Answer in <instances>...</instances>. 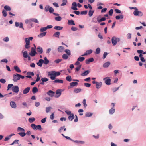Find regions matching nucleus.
I'll use <instances>...</instances> for the list:
<instances>
[{
    "label": "nucleus",
    "instance_id": "obj_1",
    "mask_svg": "<svg viewBox=\"0 0 146 146\" xmlns=\"http://www.w3.org/2000/svg\"><path fill=\"white\" fill-rule=\"evenodd\" d=\"M134 15L136 16H139L141 17L143 15V13L138 10V9L137 8L133 12Z\"/></svg>",
    "mask_w": 146,
    "mask_h": 146
},
{
    "label": "nucleus",
    "instance_id": "obj_2",
    "mask_svg": "<svg viewBox=\"0 0 146 146\" xmlns=\"http://www.w3.org/2000/svg\"><path fill=\"white\" fill-rule=\"evenodd\" d=\"M103 80L105 81V82L106 85H109L111 84V80L110 77H105L103 78Z\"/></svg>",
    "mask_w": 146,
    "mask_h": 146
},
{
    "label": "nucleus",
    "instance_id": "obj_3",
    "mask_svg": "<svg viewBox=\"0 0 146 146\" xmlns=\"http://www.w3.org/2000/svg\"><path fill=\"white\" fill-rule=\"evenodd\" d=\"M36 52L35 50V49L34 47H32L31 48V53H29L30 55L32 57L34 56H35Z\"/></svg>",
    "mask_w": 146,
    "mask_h": 146
},
{
    "label": "nucleus",
    "instance_id": "obj_4",
    "mask_svg": "<svg viewBox=\"0 0 146 146\" xmlns=\"http://www.w3.org/2000/svg\"><path fill=\"white\" fill-rule=\"evenodd\" d=\"M12 91L16 93H18L19 90V87L17 86H14L12 87Z\"/></svg>",
    "mask_w": 146,
    "mask_h": 146
},
{
    "label": "nucleus",
    "instance_id": "obj_5",
    "mask_svg": "<svg viewBox=\"0 0 146 146\" xmlns=\"http://www.w3.org/2000/svg\"><path fill=\"white\" fill-rule=\"evenodd\" d=\"M19 79V77L16 75V73L13 75V81L14 82H17Z\"/></svg>",
    "mask_w": 146,
    "mask_h": 146
},
{
    "label": "nucleus",
    "instance_id": "obj_6",
    "mask_svg": "<svg viewBox=\"0 0 146 146\" xmlns=\"http://www.w3.org/2000/svg\"><path fill=\"white\" fill-rule=\"evenodd\" d=\"M71 9L75 11L78 10V9L77 8V3L76 2H74L72 3Z\"/></svg>",
    "mask_w": 146,
    "mask_h": 146
},
{
    "label": "nucleus",
    "instance_id": "obj_7",
    "mask_svg": "<svg viewBox=\"0 0 146 146\" xmlns=\"http://www.w3.org/2000/svg\"><path fill=\"white\" fill-rule=\"evenodd\" d=\"M111 42L113 45H115L117 43V38L114 36L112 37L111 39Z\"/></svg>",
    "mask_w": 146,
    "mask_h": 146
},
{
    "label": "nucleus",
    "instance_id": "obj_8",
    "mask_svg": "<svg viewBox=\"0 0 146 146\" xmlns=\"http://www.w3.org/2000/svg\"><path fill=\"white\" fill-rule=\"evenodd\" d=\"M15 25L16 27H19V28H22L23 29H24V28L23 27V24L21 22L19 23L17 22H16L15 23Z\"/></svg>",
    "mask_w": 146,
    "mask_h": 146
},
{
    "label": "nucleus",
    "instance_id": "obj_9",
    "mask_svg": "<svg viewBox=\"0 0 146 146\" xmlns=\"http://www.w3.org/2000/svg\"><path fill=\"white\" fill-rule=\"evenodd\" d=\"M54 92L50 90L47 92V94L51 97H52L54 96Z\"/></svg>",
    "mask_w": 146,
    "mask_h": 146
},
{
    "label": "nucleus",
    "instance_id": "obj_10",
    "mask_svg": "<svg viewBox=\"0 0 146 146\" xmlns=\"http://www.w3.org/2000/svg\"><path fill=\"white\" fill-rule=\"evenodd\" d=\"M102 83L101 82H98L96 84V86L97 89H98L101 88L102 86Z\"/></svg>",
    "mask_w": 146,
    "mask_h": 146
},
{
    "label": "nucleus",
    "instance_id": "obj_11",
    "mask_svg": "<svg viewBox=\"0 0 146 146\" xmlns=\"http://www.w3.org/2000/svg\"><path fill=\"white\" fill-rule=\"evenodd\" d=\"M10 105L11 107L13 108H16L17 107L16 104L13 101H11L10 102Z\"/></svg>",
    "mask_w": 146,
    "mask_h": 146
},
{
    "label": "nucleus",
    "instance_id": "obj_12",
    "mask_svg": "<svg viewBox=\"0 0 146 146\" xmlns=\"http://www.w3.org/2000/svg\"><path fill=\"white\" fill-rule=\"evenodd\" d=\"M94 61V59L93 58H91L88 59H86L85 60V63L86 64H89L90 62H92Z\"/></svg>",
    "mask_w": 146,
    "mask_h": 146
},
{
    "label": "nucleus",
    "instance_id": "obj_13",
    "mask_svg": "<svg viewBox=\"0 0 146 146\" xmlns=\"http://www.w3.org/2000/svg\"><path fill=\"white\" fill-rule=\"evenodd\" d=\"M44 60L42 59L39 60L38 62L37 63V65L40 67H41L42 66V64H43Z\"/></svg>",
    "mask_w": 146,
    "mask_h": 146
},
{
    "label": "nucleus",
    "instance_id": "obj_14",
    "mask_svg": "<svg viewBox=\"0 0 146 146\" xmlns=\"http://www.w3.org/2000/svg\"><path fill=\"white\" fill-rule=\"evenodd\" d=\"M106 18L105 17H103L101 18V19H99V16L97 18V21L99 23H100L102 21H104L106 20Z\"/></svg>",
    "mask_w": 146,
    "mask_h": 146
},
{
    "label": "nucleus",
    "instance_id": "obj_15",
    "mask_svg": "<svg viewBox=\"0 0 146 146\" xmlns=\"http://www.w3.org/2000/svg\"><path fill=\"white\" fill-rule=\"evenodd\" d=\"M30 87H27L25 88L23 91V93L24 94H25L28 93L29 91L30 90Z\"/></svg>",
    "mask_w": 146,
    "mask_h": 146
},
{
    "label": "nucleus",
    "instance_id": "obj_16",
    "mask_svg": "<svg viewBox=\"0 0 146 146\" xmlns=\"http://www.w3.org/2000/svg\"><path fill=\"white\" fill-rule=\"evenodd\" d=\"M60 33L59 31H57L55 32L54 34L53 35V37L58 38H59V36L60 35Z\"/></svg>",
    "mask_w": 146,
    "mask_h": 146
},
{
    "label": "nucleus",
    "instance_id": "obj_17",
    "mask_svg": "<svg viewBox=\"0 0 146 146\" xmlns=\"http://www.w3.org/2000/svg\"><path fill=\"white\" fill-rule=\"evenodd\" d=\"M111 63L109 61H108L105 63L103 65V67L104 68H108L110 65Z\"/></svg>",
    "mask_w": 146,
    "mask_h": 146
},
{
    "label": "nucleus",
    "instance_id": "obj_18",
    "mask_svg": "<svg viewBox=\"0 0 146 146\" xmlns=\"http://www.w3.org/2000/svg\"><path fill=\"white\" fill-rule=\"evenodd\" d=\"M37 51L40 54H42L43 52V49L42 47L40 46H38L37 48Z\"/></svg>",
    "mask_w": 146,
    "mask_h": 146
},
{
    "label": "nucleus",
    "instance_id": "obj_19",
    "mask_svg": "<svg viewBox=\"0 0 146 146\" xmlns=\"http://www.w3.org/2000/svg\"><path fill=\"white\" fill-rule=\"evenodd\" d=\"M54 29L56 30L60 31L62 30L63 28V27L58 26H56L54 27Z\"/></svg>",
    "mask_w": 146,
    "mask_h": 146
},
{
    "label": "nucleus",
    "instance_id": "obj_20",
    "mask_svg": "<svg viewBox=\"0 0 146 146\" xmlns=\"http://www.w3.org/2000/svg\"><path fill=\"white\" fill-rule=\"evenodd\" d=\"M47 32H43V33H40L38 35V37L41 38L45 36L46 35Z\"/></svg>",
    "mask_w": 146,
    "mask_h": 146
},
{
    "label": "nucleus",
    "instance_id": "obj_21",
    "mask_svg": "<svg viewBox=\"0 0 146 146\" xmlns=\"http://www.w3.org/2000/svg\"><path fill=\"white\" fill-rule=\"evenodd\" d=\"M14 70L17 72L20 73L21 72V71L19 69V67L17 66H14Z\"/></svg>",
    "mask_w": 146,
    "mask_h": 146
},
{
    "label": "nucleus",
    "instance_id": "obj_22",
    "mask_svg": "<svg viewBox=\"0 0 146 146\" xmlns=\"http://www.w3.org/2000/svg\"><path fill=\"white\" fill-rule=\"evenodd\" d=\"M72 141L78 144H83L84 143V142L82 141H78V140H73Z\"/></svg>",
    "mask_w": 146,
    "mask_h": 146
},
{
    "label": "nucleus",
    "instance_id": "obj_23",
    "mask_svg": "<svg viewBox=\"0 0 146 146\" xmlns=\"http://www.w3.org/2000/svg\"><path fill=\"white\" fill-rule=\"evenodd\" d=\"M56 94H58L57 97H59L61 94V89H59L57 90L56 91Z\"/></svg>",
    "mask_w": 146,
    "mask_h": 146
},
{
    "label": "nucleus",
    "instance_id": "obj_24",
    "mask_svg": "<svg viewBox=\"0 0 146 146\" xmlns=\"http://www.w3.org/2000/svg\"><path fill=\"white\" fill-rule=\"evenodd\" d=\"M38 91V89L36 87H33L32 90V92L33 93H36Z\"/></svg>",
    "mask_w": 146,
    "mask_h": 146
},
{
    "label": "nucleus",
    "instance_id": "obj_25",
    "mask_svg": "<svg viewBox=\"0 0 146 146\" xmlns=\"http://www.w3.org/2000/svg\"><path fill=\"white\" fill-rule=\"evenodd\" d=\"M90 72V71L88 70L85 71L83 73L81 74V75L82 76H86L89 74Z\"/></svg>",
    "mask_w": 146,
    "mask_h": 146
},
{
    "label": "nucleus",
    "instance_id": "obj_26",
    "mask_svg": "<svg viewBox=\"0 0 146 146\" xmlns=\"http://www.w3.org/2000/svg\"><path fill=\"white\" fill-rule=\"evenodd\" d=\"M48 76H55L56 75L55 74V71H52L49 72L48 74Z\"/></svg>",
    "mask_w": 146,
    "mask_h": 146
},
{
    "label": "nucleus",
    "instance_id": "obj_27",
    "mask_svg": "<svg viewBox=\"0 0 146 146\" xmlns=\"http://www.w3.org/2000/svg\"><path fill=\"white\" fill-rule=\"evenodd\" d=\"M68 24L71 25H75L74 21L72 19L69 20L68 22Z\"/></svg>",
    "mask_w": 146,
    "mask_h": 146
},
{
    "label": "nucleus",
    "instance_id": "obj_28",
    "mask_svg": "<svg viewBox=\"0 0 146 146\" xmlns=\"http://www.w3.org/2000/svg\"><path fill=\"white\" fill-rule=\"evenodd\" d=\"M49 62V60L46 57H45L44 58L43 63L47 65Z\"/></svg>",
    "mask_w": 146,
    "mask_h": 146
},
{
    "label": "nucleus",
    "instance_id": "obj_29",
    "mask_svg": "<svg viewBox=\"0 0 146 146\" xmlns=\"http://www.w3.org/2000/svg\"><path fill=\"white\" fill-rule=\"evenodd\" d=\"M115 112V109L113 107L111 108L109 110V113L111 115H112Z\"/></svg>",
    "mask_w": 146,
    "mask_h": 146
},
{
    "label": "nucleus",
    "instance_id": "obj_30",
    "mask_svg": "<svg viewBox=\"0 0 146 146\" xmlns=\"http://www.w3.org/2000/svg\"><path fill=\"white\" fill-rule=\"evenodd\" d=\"M64 49V47L62 46H59L58 48V52H62Z\"/></svg>",
    "mask_w": 146,
    "mask_h": 146
},
{
    "label": "nucleus",
    "instance_id": "obj_31",
    "mask_svg": "<svg viewBox=\"0 0 146 146\" xmlns=\"http://www.w3.org/2000/svg\"><path fill=\"white\" fill-rule=\"evenodd\" d=\"M74 118V116L73 113H72L71 115H69L68 117V119L70 121H72Z\"/></svg>",
    "mask_w": 146,
    "mask_h": 146
},
{
    "label": "nucleus",
    "instance_id": "obj_32",
    "mask_svg": "<svg viewBox=\"0 0 146 146\" xmlns=\"http://www.w3.org/2000/svg\"><path fill=\"white\" fill-rule=\"evenodd\" d=\"M53 82L55 83H63V80H62L57 79L54 80Z\"/></svg>",
    "mask_w": 146,
    "mask_h": 146
},
{
    "label": "nucleus",
    "instance_id": "obj_33",
    "mask_svg": "<svg viewBox=\"0 0 146 146\" xmlns=\"http://www.w3.org/2000/svg\"><path fill=\"white\" fill-rule=\"evenodd\" d=\"M30 20L32 22H33L35 23H39V22L38 20L36 18H31L30 19Z\"/></svg>",
    "mask_w": 146,
    "mask_h": 146
},
{
    "label": "nucleus",
    "instance_id": "obj_34",
    "mask_svg": "<svg viewBox=\"0 0 146 146\" xmlns=\"http://www.w3.org/2000/svg\"><path fill=\"white\" fill-rule=\"evenodd\" d=\"M68 56L66 54H64L62 55V57L64 60H67L69 58Z\"/></svg>",
    "mask_w": 146,
    "mask_h": 146
},
{
    "label": "nucleus",
    "instance_id": "obj_35",
    "mask_svg": "<svg viewBox=\"0 0 146 146\" xmlns=\"http://www.w3.org/2000/svg\"><path fill=\"white\" fill-rule=\"evenodd\" d=\"M78 83L76 82H73L70 83V85L71 87H73L77 85Z\"/></svg>",
    "mask_w": 146,
    "mask_h": 146
},
{
    "label": "nucleus",
    "instance_id": "obj_36",
    "mask_svg": "<svg viewBox=\"0 0 146 146\" xmlns=\"http://www.w3.org/2000/svg\"><path fill=\"white\" fill-rule=\"evenodd\" d=\"M94 12V10H90L88 12V15L89 17H91L92 16Z\"/></svg>",
    "mask_w": 146,
    "mask_h": 146
},
{
    "label": "nucleus",
    "instance_id": "obj_37",
    "mask_svg": "<svg viewBox=\"0 0 146 146\" xmlns=\"http://www.w3.org/2000/svg\"><path fill=\"white\" fill-rule=\"evenodd\" d=\"M64 52L66 53V54L68 56L70 55L71 54V51L70 50L68 49H66L65 50Z\"/></svg>",
    "mask_w": 146,
    "mask_h": 146
},
{
    "label": "nucleus",
    "instance_id": "obj_38",
    "mask_svg": "<svg viewBox=\"0 0 146 146\" xmlns=\"http://www.w3.org/2000/svg\"><path fill=\"white\" fill-rule=\"evenodd\" d=\"M93 113L91 112H86L85 114V116L86 117H89L92 115Z\"/></svg>",
    "mask_w": 146,
    "mask_h": 146
},
{
    "label": "nucleus",
    "instance_id": "obj_39",
    "mask_svg": "<svg viewBox=\"0 0 146 146\" xmlns=\"http://www.w3.org/2000/svg\"><path fill=\"white\" fill-rule=\"evenodd\" d=\"M23 56L25 58H28V53L27 51H25L23 53Z\"/></svg>",
    "mask_w": 146,
    "mask_h": 146
},
{
    "label": "nucleus",
    "instance_id": "obj_40",
    "mask_svg": "<svg viewBox=\"0 0 146 146\" xmlns=\"http://www.w3.org/2000/svg\"><path fill=\"white\" fill-rule=\"evenodd\" d=\"M20 136L22 137H23L26 135V133L25 132H20L18 133Z\"/></svg>",
    "mask_w": 146,
    "mask_h": 146
},
{
    "label": "nucleus",
    "instance_id": "obj_41",
    "mask_svg": "<svg viewBox=\"0 0 146 146\" xmlns=\"http://www.w3.org/2000/svg\"><path fill=\"white\" fill-rule=\"evenodd\" d=\"M66 80L69 82H71L72 80V78L71 76L68 75L67 76L66 78Z\"/></svg>",
    "mask_w": 146,
    "mask_h": 146
},
{
    "label": "nucleus",
    "instance_id": "obj_42",
    "mask_svg": "<svg viewBox=\"0 0 146 146\" xmlns=\"http://www.w3.org/2000/svg\"><path fill=\"white\" fill-rule=\"evenodd\" d=\"M85 59V58L83 57H81L80 56L78 59L77 60L80 62H82Z\"/></svg>",
    "mask_w": 146,
    "mask_h": 146
},
{
    "label": "nucleus",
    "instance_id": "obj_43",
    "mask_svg": "<svg viewBox=\"0 0 146 146\" xmlns=\"http://www.w3.org/2000/svg\"><path fill=\"white\" fill-rule=\"evenodd\" d=\"M35 118L34 117H31L29 118L28 121L30 123H32L35 121Z\"/></svg>",
    "mask_w": 146,
    "mask_h": 146
},
{
    "label": "nucleus",
    "instance_id": "obj_44",
    "mask_svg": "<svg viewBox=\"0 0 146 146\" xmlns=\"http://www.w3.org/2000/svg\"><path fill=\"white\" fill-rule=\"evenodd\" d=\"M81 89L80 88H76L74 90V92L76 93H77L81 92Z\"/></svg>",
    "mask_w": 146,
    "mask_h": 146
},
{
    "label": "nucleus",
    "instance_id": "obj_45",
    "mask_svg": "<svg viewBox=\"0 0 146 146\" xmlns=\"http://www.w3.org/2000/svg\"><path fill=\"white\" fill-rule=\"evenodd\" d=\"M52 108L50 106L46 108V111L47 113H48Z\"/></svg>",
    "mask_w": 146,
    "mask_h": 146
},
{
    "label": "nucleus",
    "instance_id": "obj_46",
    "mask_svg": "<svg viewBox=\"0 0 146 146\" xmlns=\"http://www.w3.org/2000/svg\"><path fill=\"white\" fill-rule=\"evenodd\" d=\"M47 30L46 27H44L40 28V31L41 32H44V31H46Z\"/></svg>",
    "mask_w": 146,
    "mask_h": 146
},
{
    "label": "nucleus",
    "instance_id": "obj_47",
    "mask_svg": "<svg viewBox=\"0 0 146 146\" xmlns=\"http://www.w3.org/2000/svg\"><path fill=\"white\" fill-rule=\"evenodd\" d=\"M4 8L7 11H10L11 10V7L9 6H5Z\"/></svg>",
    "mask_w": 146,
    "mask_h": 146
},
{
    "label": "nucleus",
    "instance_id": "obj_48",
    "mask_svg": "<svg viewBox=\"0 0 146 146\" xmlns=\"http://www.w3.org/2000/svg\"><path fill=\"white\" fill-rule=\"evenodd\" d=\"M100 52V48L98 47L97 48L96 50L95 54H99Z\"/></svg>",
    "mask_w": 146,
    "mask_h": 146
},
{
    "label": "nucleus",
    "instance_id": "obj_49",
    "mask_svg": "<svg viewBox=\"0 0 146 146\" xmlns=\"http://www.w3.org/2000/svg\"><path fill=\"white\" fill-rule=\"evenodd\" d=\"M93 52L92 50V49H89L86 51L85 52L88 55V54H91Z\"/></svg>",
    "mask_w": 146,
    "mask_h": 146
},
{
    "label": "nucleus",
    "instance_id": "obj_50",
    "mask_svg": "<svg viewBox=\"0 0 146 146\" xmlns=\"http://www.w3.org/2000/svg\"><path fill=\"white\" fill-rule=\"evenodd\" d=\"M62 1L63 3L61 4V6H64L66 5V3H67V0H62Z\"/></svg>",
    "mask_w": 146,
    "mask_h": 146
},
{
    "label": "nucleus",
    "instance_id": "obj_51",
    "mask_svg": "<svg viewBox=\"0 0 146 146\" xmlns=\"http://www.w3.org/2000/svg\"><path fill=\"white\" fill-rule=\"evenodd\" d=\"M31 127L33 128L34 130H36V126L34 124H32L31 125Z\"/></svg>",
    "mask_w": 146,
    "mask_h": 146
},
{
    "label": "nucleus",
    "instance_id": "obj_52",
    "mask_svg": "<svg viewBox=\"0 0 146 146\" xmlns=\"http://www.w3.org/2000/svg\"><path fill=\"white\" fill-rule=\"evenodd\" d=\"M2 13L3 14V15L4 17H6L7 15V13L6 11L5 10H3L2 11Z\"/></svg>",
    "mask_w": 146,
    "mask_h": 146
},
{
    "label": "nucleus",
    "instance_id": "obj_53",
    "mask_svg": "<svg viewBox=\"0 0 146 146\" xmlns=\"http://www.w3.org/2000/svg\"><path fill=\"white\" fill-rule=\"evenodd\" d=\"M48 79L46 78H42L41 79V80L43 82H46L48 80Z\"/></svg>",
    "mask_w": 146,
    "mask_h": 146
},
{
    "label": "nucleus",
    "instance_id": "obj_54",
    "mask_svg": "<svg viewBox=\"0 0 146 146\" xmlns=\"http://www.w3.org/2000/svg\"><path fill=\"white\" fill-rule=\"evenodd\" d=\"M55 19L58 21H60L61 20L62 18L60 16H57L55 18Z\"/></svg>",
    "mask_w": 146,
    "mask_h": 146
},
{
    "label": "nucleus",
    "instance_id": "obj_55",
    "mask_svg": "<svg viewBox=\"0 0 146 146\" xmlns=\"http://www.w3.org/2000/svg\"><path fill=\"white\" fill-rule=\"evenodd\" d=\"M36 130L38 129L40 130H42V129L41 125H40L36 126Z\"/></svg>",
    "mask_w": 146,
    "mask_h": 146
},
{
    "label": "nucleus",
    "instance_id": "obj_56",
    "mask_svg": "<svg viewBox=\"0 0 146 146\" xmlns=\"http://www.w3.org/2000/svg\"><path fill=\"white\" fill-rule=\"evenodd\" d=\"M17 130L18 131H22V132H25V130L24 129L21 128L19 127L17 128Z\"/></svg>",
    "mask_w": 146,
    "mask_h": 146
},
{
    "label": "nucleus",
    "instance_id": "obj_57",
    "mask_svg": "<svg viewBox=\"0 0 146 146\" xmlns=\"http://www.w3.org/2000/svg\"><path fill=\"white\" fill-rule=\"evenodd\" d=\"M25 40L26 43V44H30V41H29V40L28 39V38H25Z\"/></svg>",
    "mask_w": 146,
    "mask_h": 146
},
{
    "label": "nucleus",
    "instance_id": "obj_58",
    "mask_svg": "<svg viewBox=\"0 0 146 146\" xmlns=\"http://www.w3.org/2000/svg\"><path fill=\"white\" fill-rule=\"evenodd\" d=\"M81 67V65H80L79 66L76 67L75 68L76 71H78L80 69Z\"/></svg>",
    "mask_w": 146,
    "mask_h": 146
},
{
    "label": "nucleus",
    "instance_id": "obj_59",
    "mask_svg": "<svg viewBox=\"0 0 146 146\" xmlns=\"http://www.w3.org/2000/svg\"><path fill=\"white\" fill-rule=\"evenodd\" d=\"M62 59H58L56 60H55L54 61V62L55 63L58 64L62 61Z\"/></svg>",
    "mask_w": 146,
    "mask_h": 146
},
{
    "label": "nucleus",
    "instance_id": "obj_60",
    "mask_svg": "<svg viewBox=\"0 0 146 146\" xmlns=\"http://www.w3.org/2000/svg\"><path fill=\"white\" fill-rule=\"evenodd\" d=\"M50 7L49 5H48L46 6L44 8V10L46 12H48L49 11V9Z\"/></svg>",
    "mask_w": 146,
    "mask_h": 146
},
{
    "label": "nucleus",
    "instance_id": "obj_61",
    "mask_svg": "<svg viewBox=\"0 0 146 146\" xmlns=\"http://www.w3.org/2000/svg\"><path fill=\"white\" fill-rule=\"evenodd\" d=\"M86 99H84L83 100V103L84 104V107H86L87 106V104H86Z\"/></svg>",
    "mask_w": 146,
    "mask_h": 146
},
{
    "label": "nucleus",
    "instance_id": "obj_62",
    "mask_svg": "<svg viewBox=\"0 0 146 146\" xmlns=\"http://www.w3.org/2000/svg\"><path fill=\"white\" fill-rule=\"evenodd\" d=\"M19 140L16 139L13 142L10 144L11 145H12L15 144H18V143Z\"/></svg>",
    "mask_w": 146,
    "mask_h": 146
},
{
    "label": "nucleus",
    "instance_id": "obj_63",
    "mask_svg": "<svg viewBox=\"0 0 146 146\" xmlns=\"http://www.w3.org/2000/svg\"><path fill=\"white\" fill-rule=\"evenodd\" d=\"M48 11L50 13H53V12L54 11V10L52 7H50Z\"/></svg>",
    "mask_w": 146,
    "mask_h": 146
},
{
    "label": "nucleus",
    "instance_id": "obj_64",
    "mask_svg": "<svg viewBox=\"0 0 146 146\" xmlns=\"http://www.w3.org/2000/svg\"><path fill=\"white\" fill-rule=\"evenodd\" d=\"M54 113H52L50 116V118L51 120H53L54 117Z\"/></svg>",
    "mask_w": 146,
    "mask_h": 146
}]
</instances>
